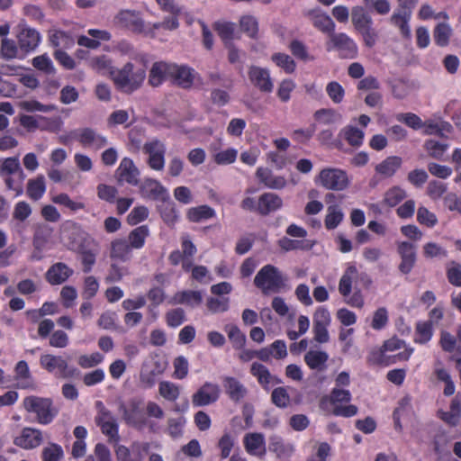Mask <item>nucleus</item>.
Here are the masks:
<instances>
[{
	"mask_svg": "<svg viewBox=\"0 0 461 461\" xmlns=\"http://www.w3.org/2000/svg\"><path fill=\"white\" fill-rule=\"evenodd\" d=\"M146 76V69L143 67H136L131 62H127L122 68H115L111 71V79L115 87L125 94H132L140 89Z\"/></svg>",
	"mask_w": 461,
	"mask_h": 461,
	"instance_id": "1",
	"label": "nucleus"
},
{
	"mask_svg": "<svg viewBox=\"0 0 461 461\" xmlns=\"http://www.w3.org/2000/svg\"><path fill=\"white\" fill-rule=\"evenodd\" d=\"M287 276L278 267L267 264L260 268L254 278V285L264 294L279 293L286 287Z\"/></svg>",
	"mask_w": 461,
	"mask_h": 461,
	"instance_id": "2",
	"label": "nucleus"
},
{
	"mask_svg": "<svg viewBox=\"0 0 461 461\" xmlns=\"http://www.w3.org/2000/svg\"><path fill=\"white\" fill-rule=\"evenodd\" d=\"M0 177L4 179L6 188L14 192L15 196L23 194L26 176L17 158L11 157L3 160L0 165Z\"/></svg>",
	"mask_w": 461,
	"mask_h": 461,
	"instance_id": "3",
	"label": "nucleus"
},
{
	"mask_svg": "<svg viewBox=\"0 0 461 461\" xmlns=\"http://www.w3.org/2000/svg\"><path fill=\"white\" fill-rule=\"evenodd\" d=\"M315 183L327 190L344 191L349 186L350 180L345 170L338 167H325L316 176Z\"/></svg>",
	"mask_w": 461,
	"mask_h": 461,
	"instance_id": "4",
	"label": "nucleus"
},
{
	"mask_svg": "<svg viewBox=\"0 0 461 461\" xmlns=\"http://www.w3.org/2000/svg\"><path fill=\"white\" fill-rule=\"evenodd\" d=\"M23 405L29 412L36 413L38 421L41 424L50 423L57 415V411L48 398L29 396L24 399Z\"/></svg>",
	"mask_w": 461,
	"mask_h": 461,
	"instance_id": "5",
	"label": "nucleus"
},
{
	"mask_svg": "<svg viewBox=\"0 0 461 461\" xmlns=\"http://www.w3.org/2000/svg\"><path fill=\"white\" fill-rule=\"evenodd\" d=\"M326 50H336L341 59H355L358 52L354 40L344 32H332L326 43Z\"/></svg>",
	"mask_w": 461,
	"mask_h": 461,
	"instance_id": "6",
	"label": "nucleus"
},
{
	"mask_svg": "<svg viewBox=\"0 0 461 461\" xmlns=\"http://www.w3.org/2000/svg\"><path fill=\"white\" fill-rule=\"evenodd\" d=\"M398 8L391 16V23L398 27L403 38L411 37L409 22L411 17L412 10L415 8L419 0H397Z\"/></svg>",
	"mask_w": 461,
	"mask_h": 461,
	"instance_id": "7",
	"label": "nucleus"
},
{
	"mask_svg": "<svg viewBox=\"0 0 461 461\" xmlns=\"http://www.w3.org/2000/svg\"><path fill=\"white\" fill-rule=\"evenodd\" d=\"M115 25L127 29L134 33L149 35L151 30L146 27L139 12L132 10H122L114 17Z\"/></svg>",
	"mask_w": 461,
	"mask_h": 461,
	"instance_id": "8",
	"label": "nucleus"
},
{
	"mask_svg": "<svg viewBox=\"0 0 461 461\" xmlns=\"http://www.w3.org/2000/svg\"><path fill=\"white\" fill-rule=\"evenodd\" d=\"M143 152L148 155V166L156 171H160L165 167L166 146L158 139H153L143 144Z\"/></svg>",
	"mask_w": 461,
	"mask_h": 461,
	"instance_id": "9",
	"label": "nucleus"
},
{
	"mask_svg": "<svg viewBox=\"0 0 461 461\" xmlns=\"http://www.w3.org/2000/svg\"><path fill=\"white\" fill-rule=\"evenodd\" d=\"M396 249L401 258L398 269L402 274L408 275L411 272L417 261L416 246L409 241H398Z\"/></svg>",
	"mask_w": 461,
	"mask_h": 461,
	"instance_id": "10",
	"label": "nucleus"
},
{
	"mask_svg": "<svg viewBox=\"0 0 461 461\" xmlns=\"http://www.w3.org/2000/svg\"><path fill=\"white\" fill-rule=\"evenodd\" d=\"M248 77L254 87L262 93H271L274 89V83L270 77L269 70L258 66H250Z\"/></svg>",
	"mask_w": 461,
	"mask_h": 461,
	"instance_id": "11",
	"label": "nucleus"
},
{
	"mask_svg": "<svg viewBox=\"0 0 461 461\" xmlns=\"http://www.w3.org/2000/svg\"><path fill=\"white\" fill-rule=\"evenodd\" d=\"M140 193L142 197L154 200L167 202L169 200V193L167 189L157 179L145 178L140 185Z\"/></svg>",
	"mask_w": 461,
	"mask_h": 461,
	"instance_id": "12",
	"label": "nucleus"
},
{
	"mask_svg": "<svg viewBox=\"0 0 461 461\" xmlns=\"http://www.w3.org/2000/svg\"><path fill=\"white\" fill-rule=\"evenodd\" d=\"M75 139L84 147L92 148L94 149H101L107 144V139L98 134L92 128L79 129L75 132Z\"/></svg>",
	"mask_w": 461,
	"mask_h": 461,
	"instance_id": "13",
	"label": "nucleus"
},
{
	"mask_svg": "<svg viewBox=\"0 0 461 461\" xmlns=\"http://www.w3.org/2000/svg\"><path fill=\"white\" fill-rule=\"evenodd\" d=\"M118 181L126 182L131 185H138L140 183V171L135 166L133 160L130 158H123L116 169Z\"/></svg>",
	"mask_w": 461,
	"mask_h": 461,
	"instance_id": "14",
	"label": "nucleus"
},
{
	"mask_svg": "<svg viewBox=\"0 0 461 461\" xmlns=\"http://www.w3.org/2000/svg\"><path fill=\"white\" fill-rule=\"evenodd\" d=\"M219 396V386L215 384L206 383L193 395L192 402L197 407L205 406L216 402Z\"/></svg>",
	"mask_w": 461,
	"mask_h": 461,
	"instance_id": "15",
	"label": "nucleus"
},
{
	"mask_svg": "<svg viewBox=\"0 0 461 461\" xmlns=\"http://www.w3.org/2000/svg\"><path fill=\"white\" fill-rule=\"evenodd\" d=\"M173 63L165 61L154 62L149 73V84L158 87L167 79H171Z\"/></svg>",
	"mask_w": 461,
	"mask_h": 461,
	"instance_id": "16",
	"label": "nucleus"
},
{
	"mask_svg": "<svg viewBox=\"0 0 461 461\" xmlns=\"http://www.w3.org/2000/svg\"><path fill=\"white\" fill-rule=\"evenodd\" d=\"M194 69L189 66L173 63L171 80L175 85L184 89L191 88L194 84Z\"/></svg>",
	"mask_w": 461,
	"mask_h": 461,
	"instance_id": "17",
	"label": "nucleus"
},
{
	"mask_svg": "<svg viewBox=\"0 0 461 461\" xmlns=\"http://www.w3.org/2000/svg\"><path fill=\"white\" fill-rule=\"evenodd\" d=\"M119 411L122 412L126 423L138 429H144L148 423V419L142 415L136 402H131L130 408H127L125 404L122 402L119 406Z\"/></svg>",
	"mask_w": 461,
	"mask_h": 461,
	"instance_id": "18",
	"label": "nucleus"
},
{
	"mask_svg": "<svg viewBox=\"0 0 461 461\" xmlns=\"http://www.w3.org/2000/svg\"><path fill=\"white\" fill-rule=\"evenodd\" d=\"M17 41L19 49L23 53L33 51L41 41L40 32L30 27L21 28L17 34Z\"/></svg>",
	"mask_w": 461,
	"mask_h": 461,
	"instance_id": "19",
	"label": "nucleus"
},
{
	"mask_svg": "<svg viewBox=\"0 0 461 461\" xmlns=\"http://www.w3.org/2000/svg\"><path fill=\"white\" fill-rule=\"evenodd\" d=\"M73 274V269L67 264L58 262L47 270L45 278L51 285H58L65 283Z\"/></svg>",
	"mask_w": 461,
	"mask_h": 461,
	"instance_id": "20",
	"label": "nucleus"
},
{
	"mask_svg": "<svg viewBox=\"0 0 461 461\" xmlns=\"http://www.w3.org/2000/svg\"><path fill=\"white\" fill-rule=\"evenodd\" d=\"M283 206L282 198L275 193H264L258 201L257 212L262 216H267L272 212L281 209Z\"/></svg>",
	"mask_w": 461,
	"mask_h": 461,
	"instance_id": "21",
	"label": "nucleus"
},
{
	"mask_svg": "<svg viewBox=\"0 0 461 461\" xmlns=\"http://www.w3.org/2000/svg\"><path fill=\"white\" fill-rule=\"evenodd\" d=\"M256 176L261 184L270 189L279 190L286 185V180L284 176H275L267 167H258L256 171Z\"/></svg>",
	"mask_w": 461,
	"mask_h": 461,
	"instance_id": "22",
	"label": "nucleus"
},
{
	"mask_svg": "<svg viewBox=\"0 0 461 461\" xmlns=\"http://www.w3.org/2000/svg\"><path fill=\"white\" fill-rule=\"evenodd\" d=\"M246 451L253 456H263L266 454V441L262 433H248L244 437Z\"/></svg>",
	"mask_w": 461,
	"mask_h": 461,
	"instance_id": "23",
	"label": "nucleus"
},
{
	"mask_svg": "<svg viewBox=\"0 0 461 461\" xmlns=\"http://www.w3.org/2000/svg\"><path fill=\"white\" fill-rule=\"evenodd\" d=\"M42 442L41 431L36 429L24 428L20 437L15 438L14 444L23 448H34Z\"/></svg>",
	"mask_w": 461,
	"mask_h": 461,
	"instance_id": "24",
	"label": "nucleus"
},
{
	"mask_svg": "<svg viewBox=\"0 0 461 461\" xmlns=\"http://www.w3.org/2000/svg\"><path fill=\"white\" fill-rule=\"evenodd\" d=\"M110 258L121 262H128L132 258V249L128 244L127 240L120 238L111 242Z\"/></svg>",
	"mask_w": 461,
	"mask_h": 461,
	"instance_id": "25",
	"label": "nucleus"
},
{
	"mask_svg": "<svg viewBox=\"0 0 461 461\" xmlns=\"http://www.w3.org/2000/svg\"><path fill=\"white\" fill-rule=\"evenodd\" d=\"M306 15L311 19L312 25L317 30L329 33V36L334 32L335 23L328 14L319 10H310Z\"/></svg>",
	"mask_w": 461,
	"mask_h": 461,
	"instance_id": "26",
	"label": "nucleus"
},
{
	"mask_svg": "<svg viewBox=\"0 0 461 461\" xmlns=\"http://www.w3.org/2000/svg\"><path fill=\"white\" fill-rule=\"evenodd\" d=\"M402 159L399 156H389L375 166V173L379 176L392 177L401 168Z\"/></svg>",
	"mask_w": 461,
	"mask_h": 461,
	"instance_id": "27",
	"label": "nucleus"
},
{
	"mask_svg": "<svg viewBox=\"0 0 461 461\" xmlns=\"http://www.w3.org/2000/svg\"><path fill=\"white\" fill-rule=\"evenodd\" d=\"M216 212L207 204L191 207L186 212V219L190 222L198 223L214 218Z\"/></svg>",
	"mask_w": 461,
	"mask_h": 461,
	"instance_id": "28",
	"label": "nucleus"
},
{
	"mask_svg": "<svg viewBox=\"0 0 461 461\" xmlns=\"http://www.w3.org/2000/svg\"><path fill=\"white\" fill-rule=\"evenodd\" d=\"M46 192L45 177L42 175L31 178L27 182L26 194L32 201H39Z\"/></svg>",
	"mask_w": 461,
	"mask_h": 461,
	"instance_id": "29",
	"label": "nucleus"
},
{
	"mask_svg": "<svg viewBox=\"0 0 461 461\" xmlns=\"http://www.w3.org/2000/svg\"><path fill=\"white\" fill-rule=\"evenodd\" d=\"M329 355L321 350H309L304 355L306 365L312 370L323 371L326 368Z\"/></svg>",
	"mask_w": 461,
	"mask_h": 461,
	"instance_id": "30",
	"label": "nucleus"
},
{
	"mask_svg": "<svg viewBox=\"0 0 461 461\" xmlns=\"http://www.w3.org/2000/svg\"><path fill=\"white\" fill-rule=\"evenodd\" d=\"M149 236V229L148 225H140L130 231L127 241L131 249H140L144 247Z\"/></svg>",
	"mask_w": 461,
	"mask_h": 461,
	"instance_id": "31",
	"label": "nucleus"
},
{
	"mask_svg": "<svg viewBox=\"0 0 461 461\" xmlns=\"http://www.w3.org/2000/svg\"><path fill=\"white\" fill-rule=\"evenodd\" d=\"M51 201L68 209L71 212H77L81 210H86V204L83 201V198L80 197L77 200H72L69 195L66 193H60L59 194L54 195L51 198Z\"/></svg>",
	"mask_w": 461,
	"mask_h": 461,
	"instance_id": "32",
	"label": "nucleus"
},
{
	"mask_svg": "<svg viewBox=\"0 0 461 461\" xmlns=\"http://www.w3.org/2000/svg\"><path fill=\"white\" fill-rule=\"evenodd\" d=\"M41 365L49 372L64 373L68 367L67 361L60 356L46 354L41 357Z\"/></svg>",
	"mask_w": 461,
	"mask_h": 461,
	"instance_id": "33",
	"label": "nucleus"
},
{
	"mask_svg": "<svg viewBox=\"0 0 461 461\" xmlns=\"http://www.w3.org/2000/svg\"><path fill=\"white\" fill-rule=\"evenodd\" d=\"M351 21L357 32L373 25L372 17L363 6L357 5L352 8Z\"/></svg>",
	"mask_w": 461,
	"mask_h": 461,
	"instance_id": "34",
	"label": "nucleus"
},
{
	"mask_svg": "<svg viewBox=\"0 0 461 461\" xmlns=\"http://www.w3.org/2000/svg\"><path fill=\"white\" fill-rule=\"evenodd\" d=\"M224 386L230 398L234 402L240 401L247 394L246 387L233 376L225 379Z\"/></svg>",
	"mask_w": 461,
	"mask_h": 461,
	"instance_id": "35",
	"label": "nucleus"
},
{
	"mask_svg": "<svg viewBox=\"0 0 461 461\" xmlns=\"http://www.w3.org/2000/svg\"><path fill=\"white\" fill-rule=\"evenodd\" d=\"M174 300L176 303L195 307L202 303L203 296L200 291L185 290L177 292L174 295Z\"/></svg>",
	"mask_w": 461,
	"mask_h": 461,
	"instance_id": "36",
	"label": "nucleus"
},
{
	"mask_svg": "<svg viewBox=\"0 0 461 461\" xmlns=\"http://www.w3.org/2000/svg\"><path fill=\"white\" fill-rule=\"evenodd\" d=\"M344 213L338 204L329 205L324 219V226L328 230L336 229L343 221Z\"/></svg>",
	"mask_w": 461,
	"mask_h": 461,
	"instance_id": "37",
	"label": "nucleus"
},
{
	"mask_svg": "<svg viewBox=\"0 0 461 461\" xmlns=\"http://www.w3.org/2000/svg\"><path fill=\"white\" fill-rule=\"evenodd\" d=\"M357 270L354 266L348 267L339 282V292L343 297H348L352 291L353 278L357 276Z\"/></svg>",
	"mask_w": 461,
	"mask_h": 461,
	"instance_id": "38",
	"label": "nucleus"
},
{
	"mask_svg": "<svg viewBox=\"0 0 461 461\" xmlns=\"http://www.w3.org/2000/svg\"><path fill=\"white\" fill-rule=\"evenodd\" d=\"M340 134L352 147H360L363 144L365 133L362 130L355 126L348 125L344 127L341 130Z\"/></svg>",
	"mask_w": 461,
	"mask_h": 461,
	"instance_id": "39",
	"label": "nucleus"
},
{
	"mask_svg": "<svg viewBox=\"0 0 461 461\" xmlns=\"http://www.w3.org/2000/svg\"><path fill=\"white\" fill-rule=\"evenodd\" d=\"M406 197V191L398 185H394L384 193L383 203L389 207H395Z\"/></svg>",
	"mask_w": 461,
	"mask_h": 461,
	"instance_id": "40",
	"label": "nucleus"
},
{
	"mask_svg": "<svg viewBox=\"0 0 461 461\" xmlns=\"http://www.w3.org/2000/svg\"><path fill=\"white\" fill-rule=\"evenodd\" d=\"M213 29L218 33L221 41L227 45L234 38L236 24L231 22H215Z\"/></svg>",
	"mask_w": 461,
	"mask_h": 461,
	"instance_id": "41",
	"label": "nucleus"
},
{
	"mask_svg": "<svg viewBox=\"0 0 461 461\" xmlns=\"http://www.w3.org/2000/svg\"><path fill=\"white\" fill-rule=\"evenodd\" d=\"M158 211L163 221L167 226H174L178 221L177 212L170 199L167 202H162V204L158 207Z\"/></svg>",
	"mask_w": 461,
	"mask_h": 461,
	"instance_id": "42",
	"label": "nucleus"
},
{
	"mask_svg": "<svg viewBox=\"0 0 461 461\" xmlns=\"http://www.w3.org/2000/svg\"><path fill=\"white\" fill-rule=\"evenodd\" d=\"M433 336L431 321H420L416 324L414 342L418 344L428 343Z\"/></svg>",
	"mask_w": 461,
	"mask_h": 461,
	"instance_id": "43",
	"label": "nucleus"
},
{
	"mask_svg": "<svg viewBox=\"0 0 461 461\" xmlns=\"http://www.w3.org/2000/svg\"><path fill=\"white\" fill-rule=\"evenodd\" d=\"M240 26L242 32H244L250 39H257L258 35V22L256 17L252 15H243L240 19Z\"/></svg>",
	"mask_w": 461,
	"mask_h": 461,
	"instance_id": "44",
	"label": "nucleus"
},
{
	"mask_svg": "<svg viewBox=\"0 0 461 461\" xmlns=\"http://www.w3.org/2000/svg\"><path fill=\"white\" fill-rule=\"evenodd\" d=\"M225 331L234 349H242L246 344V335L237 325H226Z\"/></svg>",
	"mask_w": 461,
	"mask_h": 461,
	"instance_id": "45",
	"label": "nucleus"
},
{
	"mask_svg": "<svg viewBox=\"0 0 461 461\" xmlns=\"http://www.w3.org/2000/svg\"><path fill=\"white\" fill-rule=\"evenodd\" d=\"M145 131L141 128L134 127L128 132V149L132 153H137L142 149Z\"/></svg>",
	"mask_w": 461,
	"mask_h": 461,
	"instance_id": "46",
	"label": "nucleus"
},
{
	"mask_svg": "<svg viewBox=\"0 0 461 461\" xmlns=\"http://www.w3.org/2000/svg\"><path fill=\"white\" fill-rule=\"evenodd\" d=\"M451 34L452 30L447 23H438L433 32L434 41L439 47H446L449 43Z\"/></svg>",
	"mask_w": 461,
	"mask_h": 461,
	"instance_id": "47",
	"label": "nucleus"
},
{
	"mask_svg": "<svg viewBox=\"0 0 461 461\" xmlns=\"http://www.w3.org/2000/svg\"><path fill=\"white\" fill-rule=\"evenodd\" d=\"M313 117L316 122L321 124L330 125L339 120L340 114L332 108H321L315 111Z\"/></svg>",
	"mask_w": 461,
	"mask_h": 461,
	"instance_id": "48",
	"label": "nucleus"
},
{
	"mask_svg": "<svg viewBox=\"0 0 461 461\" xmlns=\"http://www.w3.org/2000/svg\"><path fill=\"white\" fill-rule=\"evenodd\" d=\"M424 149L429 156L435 159H441L447 151L448 145L435 140H427L424 142Z\"/></svg>",
	"mask_w": 461,
	"mask_h": 461,
	"instance_id": "49",
	"label": "nucleus"
},
{
	"mask_svg": "<svg viewBox=\"0 0 461 461\" xmlns=\"http://www.w3.org/2000/svg\"><path fill=\"white\" fill-rule=\"evenodd\" d=\"M89 64L91 68L97 72H108L111 76V71L115 69L113 66L112 59L106 55H100L94 57L90 59Z\"/></svg>",
	"mask_w": 461,
	"mask_h": 461,
	"instance_id": "50",
	"label": "nucleus"
},
{
	"mask_svg": "<svg viewBox=\"0 0 461 461\" xmlns=\"http://www.w3.org/2000/svg\"><path fill=\"white\" fill-rule=\"evenodd\" d=\"M206 307L212 313L225 312L230 309L229 297H209Z\"/></svg>",
	"mask_w": 461,
	"mask_h": 461,
	"instance_id": "51",
	"label": "nucleus"
},
{
	"mask_svg": "<svg viewBox=\"0 0 461 461\" xmlns=\"http://www.w3.org/2000/svg\"><path fill=\"white\" fill-rule=\"evenodd\" d=\"M271 59L273 62L283 68L285 73L292 74L294 72L296 64L289 55L285 53H275Z\"/></svg>",
	"mask_w": 461,
	"mask_h": 461,
	"instance_id": "52",
	"label": "nucleus"
},
{
	"mask_svg": "<svg viewBox=\"0 0 461 461\" xmlns=\"http://www.w3.org/2000/svg\"><path fill=\"white\" fill-rule=\"evenodd\" d=\"M115 455L117 461H143L142 455L139 450L131 451L123 445L117 446Z\"/></svg>",
	"mask_w": 461,
	"mask_h": 461,
	"instance_id": "53",
	"label": "nucleus"
},
{
	"mask_svg": "<svg viewBox=\"0 0 461 461\" xmlns=\"http://www.w3.org/2000/svg\"><path fill=\"white\" fill-rule=\"evenodd\" d=\"M417 221L428 228H433L438 223V218L428 208L420 206L417 211Z\"/></svg>",
	"mask_w": 461,
	"mask_h": 461,
	"instance_id": "54",
	"label": "nucleus"
},
{
	"mask_svg": "<svg viewBox=\"0 0 461 461\" xmlns=\"http://www.w3.org/2000/svg\"><path fill=\"white\" fill-rule=\"evenodd\" d=\"M438 344L444 352L452 353L455 349L457 350V339L447 330L440 331Z\"/></svg>",
	"mask_w": 461,
	"mask_h": 461,
	"instance_id": "55",
	"label": "nucleus"
},
{
	"mask_svg": "<svg viewBox=\"0 0 461 461\" xmlns=\"http://www.w3.org/2000/svg\"><path fill=\"white\" fill-rule=\"evenodd\" d=\"M18 47L14 40L2 39L0 47V55L6 60L13 59L17 57Z\"/></svg>",
	"mask_w": 461,
	"mask_h": 461,
	"instance_id": "56",
	"label": "nucleus"
},
{
	"mask_svg": "<svg viewBox=\"0 0 461 461\" xmlns=\"http://www.w3.org/2000/svg\"><path fill=\"white\" fill-rule=\"evenodd\" d=\"M238 150L234 148H229L219 151L213 155V161L217 165H230L236 161Z\"/></svg>",
	"mask_w": 461,
	"mask_h": 461,
	"instance_id": "57",
	"label": "nucleus"
},
{
	"mask_svg": "<svg viewBox=\"0 0 461 461\" xmlns=\"http://www.w3.org/2000/svg\"><path fill=\"white\" fill-rule=\"evenodd\" d=\"M99 290V283L94 276H88L84 279L82 296L86 300L94 298Z\"/></svg>",
	"mask_w": 461,
	"mask_h": 461,
	"instance_id": "58",
	"label": "nucleus"
},
{
	"mask_svg": "<svg viewBox=\"0 0 461 461\" xmlns=\"http://www.w3.org/2000/svg\"><path fill=\"white\" fill-rule=\"evenodd\" d=\"M32 66L36 69H38L47 75L55 73V68L53 67L52 61L49 58V56H47L46 54L40 55V56L33 58Z\"/></svg>",
	"mask_w": 461,
	"mask_h": 461,
	"instance_id": "59",
	"label": "nucleus"
},
{
	"mask_svg": "<svg viewBox=\"0 0 461 461\" xmlns=\"http://www.w3.org/2000/svg\"><path fill=\"white\" fill-rule=\"evenodd\" d=\"M326 92L334 104H340L345 96V90L337 81L328 83Z\"/></svg>",
	"mask_w": 461,
	"mask_h": 461,
	"instance_id": "60",
	"label": "nucleus"
},
{
	"mask_svg": "<svg viewBox=\"0 0 461 461\" xmlns=\"http://www.w3.org/2000/svg\"><path fill=\"white\" fill-rule=\"evenodd\" d=\"M159 393L166 400L174 402L179 396V388L173 383L164 381L159 384Z\"/></svg>",
	"mask_w": 461,
	"mask_h": 461,
	"instance_id": "61",
	"label": "nucleus"
},
{
	"mask_svg": "<svg viewBox=\"0 0 461 461\" xmlns=\"http://www.w3.org/2000/svg\"><path fill=\"white\" fill-rule=\"evenodd\" d=\"M269 450L276 453L278 457L288 456L294 451L291 445H285L279 438H271Z\"/></svg>",
	"mask_w": 461,
	"mask_h": 461,
	"instance_id": "62",
	"label": "nucleus"
},
{
	"mask_svg": "<svg viewBox=\"0 0 461 461\" xmlns=\"http://www.w3.org/2000/svg\"><path fill=\"white\" fill-rule=\"evenodd\" d=\"M149 217V210L146 206L140 205L134 207L127 216V222L131 225H137L144 221Z\"/></svg>",
	"mask_w": 461,
	"mask_h": 461,
	"instance_id": "63",
	"label": "nucleus"
},
{
	"mask_svg": "<svg viewBox=\"0 0 461 461\" xmlns=\"http://www.w3.org/2000/svg\"><path fill=\"white\" fill-rule=\"evenodd\" d=\"M447 186L445 183L431 180L427 186V194L434 201L440 199L447 192Z\"/></svg>",
	"mask_w": 461,
	"mask_h": 461,
	"instance_id": "64",
	"label": "nucleus"
}]
</instances>
